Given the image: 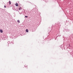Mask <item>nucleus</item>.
<instances>
[{
	"instance_id": "nucleus-1",
	"label": "nucleus",
	"mask_w": 73,
	"mask_h": 73,
	"mask_svg": "<svg viewBox=\"0 0 73 73\" xmlns=\"http://www.w3.org/2000/svg\"><path fill=\"white\" fill-rule=\"evenodd\" d=\"M65 31H66L67 32H70V30L69 29H65Z\"/></svg>"
},
{
	"instance_id": "nucleus-2",
	"label": "nucleus",
	"mask_w": 73,
	"mask_h": 73,
	"mask_svg": "<svg viewBox=\"0 0 73 73\" xmlns=\"http://www.w3.org/2000/svg\"><path fill=\"white\" fill-rule=\"evenodd\" d=\"M31 11L33 12V13H34V12H35V9H33L31 10Z\"/></svg>"
},
{
	"instance_id": "nucleus-3",
	"label": "nucleus",
	"mask_w": 73,
	"mask_h": 73,
	"mask_svg": "<svg viewBox=\"0 0 73 73\" xmlns=\"http://www.w3.org/2000/svg\"><path fill=\"white\" fill-rule=\"evenodd\" d=\"M15 5L16 6V7H18V5H19V4H18V3H17L15 4Z\"/></svg>"
},
{
	"instance_id": "nucleus-4",
	"label": "nucleus",
	"mask_w": 73,
	"mask_h": 73,
	"mask_svg": "<svg viewBox=\"0 0 73 73\" xmlns=\"http://www.w3.org/2000/svg\"><path fill=\"white\" fill-rule=\"evenodd\" d=\"M0 32H1V33H3V30L2 29H0Z\"/></svg>"
},
{
	"instance_id": "nucleus-5",
	"label": "nucleus",
	"mask_w": 73,
	"mask_h": 73,
	"mask_svg": "<svg viewBox=\"0 0 73 73\" xmlns=\"http://www.w3.org/2000/svg\"><path fill=\"white\" fill-rule=\"evenodd\" d=\"M17 22H18V23H20V21L19 20H17Z\"/></svg>"
},
{
	"instance_id": "nucleus-6",
	"label": "nucleus",
	"mask_w": 73,
	"mask_h": 73,
	"mask_svg": "<svg viewBox=\"0 0 73 73\" xmlns=\"http://www.w3.org/2000/svg\"><path fill=\"white\" fill-rule=\"evenodd\" d=\"M29 31L28 30V29H27L26 30V32L28 33L29 32Z\"/></svg>"
},
{
	"instance_id": "nucleus-7",
	"label": "nucleus",
	"mask_w": 73,
	"mask_h": 73,
	"mask_svg": "<svg viewBox=\"0 0 73 73\" xmlns=\"http://www.w3.org/2000/svg\"><path fill=\"white\" fill-rule=\"evenodd\" d=\"M21 7H20L19 8V11H20V10H21Z\"/></svg>"
},
{
	"instance_id": "nucleus-8",
	"label": "nucleus",
	"mask_w": 73,
	"mask_h": 73,
	"mask_svg": "<svg viewBox=\"0 0 73 73\" xmlns=\"http://www.w3.org/2000/svg\"><path fill=\"white\" fill-rule=\"evenodd\" d=\"M9 4H11V1H9Z\"/></svg>"
},
{
	"instance_id": "nucleus-9",
	"label": "nucleus",
	"mask_w": 73,
	"mask_h": 73,
	"mask_svg": "<svg viewBox=\"0 0 73 73\" xmlns=\"http://www.w3.org/2000/svg\"><path fill=\"white\" fill-rule=\"evenodd\" d=\"M7 43L8 44H10V42L9 41H8V42H7Z\"/></svg>"
},
{
	"instance_id": "nucleus-10",
	"label": "nucleus",
	"mask_w": 73,
	"mask_h": 73,
	"mask_svg": "<svg viewBox=\"0 0 73 73\" xmlns=\"http://www.w3.org/2000/svg\"><path fill=\"white\" fill-rule=\"evenodd\" d=\"M25 17L27 18V17H28V16H25Z\"/></svg>"
},
{
	"instance_id": "nucleus-11",
	"label": "nucleus",
	"mask_w": 73,
	"mask_h": 73,
	"mask_svg": "<svg viewBox=\"0 0 73 73\" xmlns=\"http://www.w3.org/2000/svg\"><path fill=\"white\" fill-rule=\"evenodd\" d=\"M1 1V0H0V3H1V1Z\"/></svg>"
},
{
	"instance_id": "nucleus-12",
	"label": "nucleus",
	"mask_w": 73,
	"mask_h": 73,
	"mask_svg": "<svg viewBox=\"0 0 73 73\" xmlns=\"http://www.w3.org/2000/svg\"><path fill=\"white\" fill-rule=\"evenodd\" d=\"M4 8H5L6 7V6H5V5L4 6Z\"/></svg>"
},
{
	"instance_id": "nucleus-13",
	"label": "nucleus",
	"mask_w": 73,
	"mask_h": 73,
	"mask_svg": "<svg viewBox=\"0 0 73 73\" xmlns=\"http://www.w3.org/2000/svg\"><path fill=\"white\" fill-rule=\"evenodd\" d=\"M1 10H3V9H0Z\"/></svg>"
},
{
	"instance_id": "nucleus-14",
	"label": "nucleus",
	"mask_w": 73,
	"mask_h": 73,
	"mask_svg": "<svg viewBox=\"0 0 73 73\" xmlns=\"http://www.w3.org/2000/svg\"><path fill=\"white\" fill-rule=\"evenodd\" d=\"M7 46H9V44H8V45H7Z\"/></svg>"
},
{
	"instance_id": "nucleus-15",
	"label": "nucleus",
	"mask_w": 73,
	"mask_h": 73,
	"mask_svg": "<svg viewBox=\"0 0 73 73\" xmlns=\"http://www.w3.org/2000/svg\"><path fill=\"white\" fill-rule=\"evenodd\" d=\"M68 46H70V45L69 44V45Z\"/></svg>"
},
{
	"instance_id": "nucleus-16",
	"label": "nucleus",
	"mask_w": 73,
	"mask_h": 73,
	"mask_svg": "<svg viewBox=\"0 0 73 73\" xmlns=\"http://www.w3.org/2000/svg\"><path fill=\"white\" fill-rule=\"evenodd\" d=\"M12 43L13 44V43L12 42Z\"/></svg>"
}]
</instances>
